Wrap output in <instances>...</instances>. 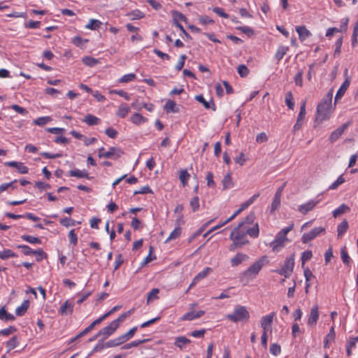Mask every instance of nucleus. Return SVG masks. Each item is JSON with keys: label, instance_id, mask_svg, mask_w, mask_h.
Masks as SVG:
<instances>
[{"label": "nucleus", "instance_id": "nucleus-34", "mask_svg": "<svg viewBox=\"0 0 358 358\" xmlns=\"http://www.w3.org/2000/svg\"><path fill=\"white\" fill-rule=\"evenodd\" d=\"M134 311V308H131L129 310L122 314L117 319L113 320V322L117 324V326L119 327L120 324L123 322L127 317L131 315Z\"/></svg>", "mask_w": 358, "mask_h": 358}, {"label": "nucleus", "instance_id": "nucleus-39", "mask_svg": "<svg viewBox=\"0 0 358 358\" xmlns=\"http://www.w3.org/2000/svg\"><path fill=\"white\" fill-rule=\"evenodd\" d=\"M18 345V341L16 336L12 337L7 343L6 347L8 348V352L13 350Z\"/></svg>", "mask_w": 358, "mask_h": 358}, {"label": "nucleus", "instance_id": "nucleus-7", "mask_svg": "<svg viewBox=\"0 0 358 358\" xmlns=\"http://www.w3.org/2000/svg\"><path fill=\"white\" fill-rule=\"evenodd\" d=\"M326 232V229L324 227H315L310 232L305 233L303 234L301 237V241L303 243H307L309 241L313 240L316 237L324 234Z\"/></svg>", "mask_w": 358, "mask_h": 358}, {"label": "nucleus", "instance_id": "nucleus-63", "mask_svg": "<svg viewBox=\"0 0 358 358\" xmlns=\"http://www.w3.org/2000/svg\"><path fill=\"white\" fill-rule=\"evenodd\" d=\"M17 248H21L22 252L25 255H31L34 254V250L30 247H29L28 245H20L17 246Z\"/></svg>", "mask_w": 358, "mask_h": 358}, {"label": "nucleus", "instance_id": "nucleus-11", "mask_svg": "<svg viewBox=\"0 0 358 358\" xmlns=\"http://www.w3.org/2000/svg\"><path fill=\"white\" fill-rule=\"evenodd\" d=\"M74 302L70 300H66L58 309V313L61 315H70L73 313Z\"/></svg>", "mask_w": 358, "mask_h": 358}, {"label": "nucleus", "instance_id": "nucleus-8", "mask_svg": "<svg viewBox=\"0 0 358 358\" xmlns=\"http://www.w3.org/2000/svg\"><path fill=\"white\" fill-rule=\"evenodd\" d=\"M333 90H331L321 100L317 106V112H326L331 106Z\"/></svg>", "mask_w": 358, "mask_h": 358}, {"label": "nucleus", "instance_id": "nucleus-36", "mask_svg": "<svg viewBox=\"0 0 358 358\" xmlns=\"http://www.w3.org/2000/svg\"><path fill=\"white\" fill-rule=\"evenodd\" d=\"M285 103L289 108V110H294V103L293 101V96L292 92H289L285 95Z\"/></svg>", "mask_w": 358, "mask_h": 358}, {"label": "nucleus", "instance_id": "nucleus-42", "mask_svg": "<svg viewBox=\"0 0 358 358\" xmlns=\"http://www.w3.org/2000/svg\"><path fill=\"white\" fill-rule=\"evenodd\" d=\"M17 255L9 249H6L0 252V258L2 259H7L10 257H15Z\"/></svg>", "mask_w": 358, "mask_h": 358}, {"label": "nucleus", "instance_id": "nucleus-37", "mask_svg": "<svg viewBox=\"0 0 358 358\" xmlns=\"http://www.w3.org/2000/svg\"><path fill=\"white\" fill-rule=\"evenodd\" d=\"M305 115H306V113H299V116H298L295 125L294 126V131L299 130L301 128V127L304 122V120H305Z\"/></svg>", "mask_w": 358, "mask_h": 358}, {"label": "nucleus", "instance_id": "nucleus-53", "mask_svg": "<svg viewBox=\"0 0 358 358\" xmlns=\"http://www.w3.org/2000/svg\"><path fill=\"white\" fill-rule=\"evenodd\" d=\"M59 222L61 223V224L66 227L74 226L76 224V221L70 217H64L63 219H61Z\"/></svg>", "mask_w": 358, "mask_h": 358}, {"label": "nucleus", "instance_id": "nucleus-3", "mask_svg": "<svg viewBox=\"0 0 358 358\" xmlns=\"http://www.w3.org/2000/svg\"><path fill=\"white\" fill-rule=\"evenodd\" d=\"M226 317L233 322H247L250 313L245 306H238L235 307L234 312L227 315Z\"/></svg>", "mask_w": 358, "mask_h": 358}, {"label": "nucleus", "instance_id": "nucleus-18", "mask_svg": "<svg viewBox=\"0 0 358 358\" xmlns=\"http://www.w3.org/2000/svg\"><path fill=\"white\" fill-rule=\"evenodd\" d=\"M103 321V320L100 317L95 320L89 327L85 328L83 331H81L79 334H78L76 337L71 339V342L75 341L77 338L87 334L89 333L96 324H99Z\"/></svg>", "mask_w": 358, "mask_h": 358}, {"label": "nucleus", "instance_id": "nucleus-56", "mask_svg": "<svg viewBox=\"0 0 358 358\" xmlns=\"http://www.w3.org/2000/svg\"><path fill=\"white\" fill-rule=\"evenodd\" d=\"M69 239L71 243L76 245L78 243V237L76 234L75 233V229H71L68 234Z\"/></svg>", "mask_w": 358, "mask_h": 358}, {"label": "nucleus", "instance_id": "nucleus-58", "mask_svg": "<svg viewBox=\"0 0 358 358\" xmlns=\"http://www.w3.org/2000/svg\"><path fill=\"white\" fill-rule=\"evenodd\" d=\"M136 74L134 73H129L123 76L120 79V83H129L134 80L136 78Z\"/></svg>", "mask_w": 358, "mask_h": 358}, {"label": "nucleus", "instance_id": "nucleus-5", "mask_svg": "<svg viewBox=\"0 0 358 358\" xmlns=\"http://www.w3.org/2000/svg\"><path fill=\"white\" fill-rule=\"evenodd\" d=\"M103 147L99 149L98 155L99 158H108L117 159L119 157H120L123 154L122 150L116 147L110 148L107 152H103Z\"/></svg>", "mask_w": 358, "mask_h": 358}, {"label": "nucleus", "instance_id": "nucleus-61", "mask_svg": "<svg viewBox=\"0 0 358 358\" xmlns=\"http://www.w3.org/2000/svg\"><path fill=\"white\" fill-rule=\"evenodd\" d=\"M207 185L209 187H215V182L213 180V174L211 172H208L206 174Z\"/></svg>", "mask_w": 358, "mask_h": 358}, {"label": "nucleus", "instance_id": "nucleus-24", "mask_svg": "<svg viewBox=\"0 0 358 358\" xmlns=\"http://www.w3.org/2000/svg\"><path fill=\"white\" fill-rule=\"evenodd\" d=\"M350 210V208L349 206L345 205V203L341 204L338 208L335 209L333 211V216L334 217H338L342 214L346 213Z\"/></svg>", "mask_w": 358, "mask_h": 358}, {"label": "nucleus", "instance_id": "nucleus-15", "mask_svg": "<svg viewBox=\"0 0 358 358\" xmlns=\"http://www.w3.org/2000/svg\"><path fill=\"white\" fill-rule=\"evenodd\" d=\"M350 83V79L346 78L342 85L340 87L335 96V103L344 95Z\"/></svg>", "mask_w": 358, "mask_h": 358}, {"label": "nucleus", "instance_id": "nucleus-4", "mask_svg": "<svg viewBox=\"0 0 358 358\" xmlns=\"http://www.w3.org/2000/svg\"><path fill=\"white\" fill-rule=\"evenodd\" d=\"M294 255L292 254L287 257L280 269L274 270L273 271L283 275L285 278H289L294 269Z\"/></svg>", "mask_w": 358, "mask_h": 358}, {"label": "nucleus", "instance_id": "nucleus-45", "mask_svg": "<svg viewBox=\"0 0 358 358\" xmlns=\"http://www.w3.org/2000/svg\"><path fill=\"white\" fill-rule=\"evenodd\" d=\"M131 20H138L144 17V14L138 10H133L127 14Z\"/></svg>", "mask_w": 358, "mask_h": 358}, {"label": "nucleus", "instance_id": "nucleus-10", "mask_svg": "<svg viewBox=\"0 0 358 358\" xmlns=\"http://www.w3.org/2000/svg\"><path fill=\"white\" fill-rule=\"evenodd\" d=\"M118 327L115 322H111L109 325L102 328L96 335V337L101 336L103 341L108 338L117 330Z\"/></svg>", "mask_w": 358, "mask_h": 358}, {"label": "nucleus", "instance_id": "nucleus-47", "mask_svg": "<svg viewBox=\"0 0 358 358\" xmlns=\"http://www.w3.org/2000/svg\"><path fill=\"white\" fill-rule=\"evenodd\" d=\"M181 234V228L180 227H177L174 229V230L170 234L168 237L166 241L174 240L178 238Z\"/></svg>", "mask_w": 358, "mask_h": 358}, {"label": "nucleus", "instance_id": "nucleus-46", "mask_svg": "<svg viewBox=\"0 0 358 358\" xmlns=\"http://www.w3.org/2000/svg\"><path fill=\"white\" fill-rule=\"evenodd\" d=\"M159 292V289L157 288L152 289L147 296V303H148L150 301L156 299L158 298V294Z\"/></svg>", "mask_w": 358, "mask_h": 358}, {"label": "nucleus", "instance_id": "nucleus-49", "mask_svg": "<svg viewBox=\"0 0 358 358\" xmlns=\"http://www.w3.org/2000/svg\"><path fill=\"white\" fill-rule=\"evenodd\" d=\"M248 157L246 155L241 152L240 155L234 158V161L236 164H238L240 166H243L244 164L247 162Z\"/></svg>", "mask_w": 358, "mask_h": 358}, {"label": "nucleus", "instance_id": "nucleus-33", "mask_svg": "<svg viewBox=\"0 0 358 358\" xmlns=\"http://www.w3.org/2000/svg\"><path fill=\"white\" fill-rule=\"evenodd\" d=\"M101 25V22L98 20L91 19L85 28L91 30L98 29Z\"/></svg>", "mask_w": 358, "mask_h": 358}, {"label": "nucleus", "instance_id": "nucleus-62", "mask_svg": "<svg viewBox=\"0 0 358 358\" xmlns=\"http://www.w3.org/2000/svg\"><path fill=\"white\" fill-rule=\"evenodd\" d=\"M329 118L327 113H317L315 122L316 124H320L323 120Z\"/></svg>", "mask_w": 358, "mask_h": 358}, {"label": "nucleus", "instance_id": "nucleus-14", "mask_svg": "<svg viewBox=\"0 0 358 358\" xmlns=\"http://www.w3.org/2000/svg\"><path fill=\"white\" fill-rule=\"evenodd\" d=\"M319 319L318 306L315 305L311 310L308 319V324L315 326Z\"/></svg>", "mask_w": 358, "mask_h": 358}, {"label": "nucleus", "instance_id": "nucleus-41", "mask_svg": "<svg viewBox=\"0 0 358 358\" xmlns=\"http://www.w3.org/2000/svg\"><path fill=\"white\" fill-rule=\"evenodd\" d=\"M51 121V118L49 116H44L38 117L34 120V123L38 126H43Z\"/></svg>", "mask_w": 358, "mask_h": 358}, {"label": "nucleus", "instance_id": "nucleus-31", "mask_svg": "<svg viewBox=\"0 0 358 358\" xmlns=\"http://www.w3.org/2000/svg\"><path fill=\"white\" fill-rule=\"evenodd\" d=\"M190 177V174L187 172V170L182 169L180 171L179 180L185 187L187 185V181Z\"/></svg>", "mask_w": 358, "mask_h": 358}, {"label": "nucleus", "instance_id": "nucleus-25", "mask_svg": "<svg viewBox=\"0 0 358 358\" xmlns=\"http://www.w3.org/2000/svg\"><path fill=\"white\" fill-rule=\"evenodd\" d=\"M288 50H289V47H287V46H284V45L279 46L275 52V58L278 60V62H280L283 58V57L286 55V53L287 52Z\"/></svg>", "mask_w": 358, "mask_h": 358}, {"label": "nucleus", "instance_id": "nucleus-27", "mask_svg": "<svg viewBox=\"0 0 358 358\" xmlns=\"http://www.w3.org/2000/svg\"><path fill=\"white\" fill-rule=\"evenodd\" d=\"M222 185L224 189H227L233 187V181L231 178V173H228L222 179Z\"/></svg>", "mask_w": 358, "mask_h": 358}, {"label": "nucleus", "instance_id": "nucleus-22", "mask_svg": "<svg viewBox=\"0 0 358 358\" xmlns=\"http://www.w3.org/2000/svg\"><path fill=\"white\" fill-rule=\"evenodd\" d=\"M195 99L200 103H201L206 109L207 110H215V104L213 103V101L212 100H210V101H207L205 100V99L203 98V96L202 95H197L196 96Z\"/></svg>", "mask_w": 358, "mask_h": 358}, {"label": "nucleus", "instance_id": "nucleus-26", "mask_svg": "<svg viewBox=\"0 0 358 358\" xmlns=\"http://www.w3.org/2000/svg\"><path fill=\"white\" fill-rule=\"evenodd\" d=\"M0 320L4 321H13L15 320V317L10 313L6 312L5 307L0 308Z\"/></svg>", "mask_w": 358, "mask_h": 358}, {"label": "nucleus", "instance_id": "nucleus-60", "mask_svg": "<svg viewBox=\"0 0 358 358\" xmlns=\"http://www.w3.org/2000/svg\"><path fill=\"white\" fill-rule=\"evenodd\" d=\"M303 71L300 70L298 71L296 75L294 76V82L296 85L301 87L303 85Z\"/></svg>", "mask_w": 358, "mask_h": 358}, {"label": "nucleus", "instance_id": "nucleus-52", "mask_svg": "<svg viewBox=\"0 0 358 358\" xmlns=\"http://www.w3.org/2000/svg\"><path fill=\"white\" fill-rule=\"evenodd\" d=\"M237 70L241 77H245L249 73L248 67L244 64L239 65Z\"/></svg>", "mask_w": 358, "mask_h": 358}, {"label": "nucleus", "instance_id": "nucleus-2", "mask_svg": "<svg viewBox=\"0 0 358 358\" xmlns=\"http://www.w3.org/2000/svg\"><path fill=\"white\" fill-rule=\"evenodd\" d=\"M247 235L238 229L234 228L230 234V238L233 241V243L229 246V250L232 251L237 247L241 248L248 243L249 241L247 238Z\"/></svg>", "mask_w": 358, "mask_h": 358}, {"label": "nucleus", "instance_id": "nucleus-30", "mask_svg": "<svg viewBox=\"0 0 358 358\" xmlns=\"http://www.w3.org/2000/svg\"><path fill=\"white\" fill-rule=\"evenodd\" d=\"M69 176L78 178H88V173L86 171H80L79 169L71 170L69 171Z\"/></svg>", "mask_w": 358, "mask_h": 358}, {"label": "nucleus", "instance_id": "nucleus-17", "mask_svg": "<svg viewBox=\"0 0 358 358\" xmlns=\"http://www.w3.org/2000/svg\"><path fill=\"white\" fill-rule=\"evenodd\" d=\"M317 203V201H314L313 200L309 201L308 202H307L304 204L300 205L298 207V210L300 213H301L302 214L305 215L308 212L312 210Z\"/></svg>", "mask_w": 358, "mask_h": 358}, {"label": "nucleus", "instance_id": "nucleus-40", "mask_svg": "<svg viewBox=\"0 0 358 358\" xmlns=\"http://www.w3.org/2000/svg\"><path fill=\"white\" fill-rule=\"evenodd\" d=\"M83 62L88 66H94L98 64L99 61L92 57H85L83 58Z\"/></svg>", "mask_w": 358, "mask_h": 358}, {"label": "nucleus", "instance_id": "nucleus-43", "mask_svg": "<svg viewBox=\"0 0 358 358\" xmlns=\"http://www.w3.org/2000/svg\"><path fill=\"white\" fill-rule=\"evenodd\" d=\"M212 271V268L210 267H206L202 271L199 272L196 276V280L200 281L201 280L205 278L210 272Z\"/></svg>", "mask_w": 358, "mask_h": 358}, {"label": "nucleus", "instance_id": "nucleus-20", "mask_svg": "<svg viewBox=\"0 0 358 358\" xmlns=\"http://www.w3.org/2000/svg\"><path fill=\"white\" fill-rule=\"evenodd\" d=\"M248 259L249 257L246 254L238 253L231 259V264L232 266H237Z\"/></svg>", "mask_w": 358, "mask_h": 358}, {"label": "nucleus", "instance_id": "nucleus-64", "mask_svg": "<svg viewBox=\"0 0 358 358\" xmlns=\"http://www.w3.org/2000/svg\"><path fill=\"white\" fill-rule=\"evenodd\" d=\"M313 257V253L310 250H306L302 253L301 261L302 264H303L306 262L310 260Z\"/></svg>", "mask_w": 358, "mask_h": 358}, {"label": "nucleus", "instance_id": "nucleus-38", "mask_svg": "<svg viewBox=\"0 0 358 358\" xmlns=\"http://www.w3.org/2000/svg\"><path fill=\"white\" fill-rule=\"evenodd\" d=\"M146 341H147L146 339L139 340V341H132V342H131L129 343L124 345L121 348L122 350H128V349H130V348H134V347H137L140 344L144 343Z\"/></svg>", "mask_w": 358, "mask_h": 358}, {"label": "nucleus", "instance_id": "nucleus-13", "mask_svg": "<svg viewBox=\"0 0 358 358\" xmlns=\"http://www.w3.org/2000/svg\"><path fill=\"white\" fill-rule=\"evenodd\" d=\"M275 316V313L264 316L261 319V327L263 329V332H267L268 328L271 326V324Z\"/></svg>", "mask_w": 358, "mask_h": 358}, {"label": "nucleus", "instance_id": "nucleus-12", "mask_svg": "<svg viewBox=\"0 0 358 358\" xmlns=\"http://www.w3.org/2000/svg\"><path fill=\"white\" fill-rule=\"evenodd\" d=\"M349 124H350V122L344 123L340 127H338L337 129L334 131L329 136L330 142L334 143L335 141H336L341 137V136L343 134L344 131L348 128Z\"/></svg>", "mask_w": 358, "mask_h": 358}, {"label": "nucleus", "instance_id": "nucleus-44", "mask_svg": "<svg viewBox=\"0 0 358 358\" xmlns=\"http://www.w3.org/2000/svg\"><path fill=\"white\" fill-rule=\"evenodd\" d=\"M341 257L343 261V262L346 264L349 265L350 257L348 255L345 247H343L341 250Z\"/></svg>", "mask_w": 358, "mask_h": 358}, {"label": "nucleus", "instance_id": "nucleus-9", "mask_svg": "<svg viewBox=\"0 0 358 358\" xmlns=\"http://www.w3.org/2000/svg\"><path fill=\"white\" fill-rule=\"evenodd\" d=\"M288 241L287 237H284L278 233L275 239L270 243V246L273 252H278L285 247V243Z\"/></svg>", "mask_w": 358, "mask_h": 358}, {"label": "nucleus", "instance_id": "nucleus-55", "mask_svg": "<svg viewBox=\"0 0 358 358\" xmlns=\"http://www.w3.org/2000/svg\"><path fill=\"white\" fill-rule=\"evenodd\" d=\"M280 352H281V348H280V346L276 343H273L270 346V352L275 355V356H277L278 355L280 354Z\"/></svg>", "mask_w": 358, "mask_h": 358}, {"label": "nucleus", "instance_id": "nucleus-35", "mask_svg": "<svg viewBox=\"0 0 358 358\" xmlns=\"http://www.w3.org/2000/svg\"><path fill=\"white\" fill-rule=\"evenodd\" d=\"M22 239L31 244H41V240L37 237L31 236L29 235H23L21 236Z\"/></svg>", "mask_w": 358, "mask_h": 358}, {"label": "nucleus", "instance_id": "nucleus-57", "mask_svg": "<svg viewBox=\"0 0 358 358\" xmlns=\"http://www.w3.org/2000/svg\"><path fill=\"white\" fill-rule=\"evenodd\" d=\"M190 206L194 212L199 208V200L198 196H194L191 199Z\"/></svg>", "mask_w": 358, "mask_h": 358}, {"label": "nucleus", "instance_id": "nucleus-6", "mask_svg": "<svg viewBox=\"0 0 358 358\" xmlns=\"http://www.w3.org/2000/svg\"><path fill=\"white\" fill-rule=\"evenodd\" d=\"M236 228L248 234L252 238L258 237L259 234V225L257 223H255L253 226H250L248 224H244V223L241 222Z\"/></svg>", "mask_w": 358, "mask_h": 358}, {"label": "nucleus", "instance_id": "nucleus-19", "mask_svg": "<svg viewBox=\"0 0 358 358\" xmlns=\"http://www.w3.org/2000/svg\"><path fill=\"white\" fill-rule=\"evenodd\" d=\"M296 31L299 34V38L301 41H305L306 38L311 36V33L306 29L305 26L296 27Z\"/></svg>", "mask_w": 358, "mask_h": 358}, {"label": "nucleus", "instance_id": "nucleus-32", "mask_svg": "<svg viewBox=\"0 0 358 358\" xmlns=\"http://www.w3.org/2000/svg\"><path fill=\"white\" fill-rule=\"evenodd\" d=\"M131 122L135 124L144 123L147 119L141 115V113H134L131 117Z\"/></svg>", "mask_w": 358, "mask_h": 358}, {"label": "nucleus", "instance_id": "nucleus-1", "mask_svg": "<svg viewBox=\"0 0 358 358\" xmlns=\"http://www.w3.org/2000/svg\"><path fill=\"white\" fill-rule=\"evenodd\" d=\"M268 262L266 256L261 257L255 261L247 270L240 273V280L243 285H247L250 281L255 279L259 274L264 266Z\"/></svg>", "mask_w": 358, "mask_h": 358}, {"label": "nucleus", "instance_id": "nucleus-59", "mask_svg": "<svg viewBox=\"0 0 358 358\" xmlns=\"http://www.w3.org/2000/svg\"><path fill=\"white\" fill-rule=\"evenodd\" d=\"M255 219V214L251 213L245 218V220L242 222H243L244 224H248L250 226H251V225L253 226L255 224H254Z\"/></svg>", "mask_w": 358, "mask_h": 358}, {"label": "nucleus", "instance_id": "nucleus-16", "mask_svg": "<svg viewBox=\"0 0 358 358\" xmlns=\"http://www.w3.org/2000/svg\"><path fill=\"white\" fill-rule=\"evenodd\" d=\"M6 165L16 168L18 172L22 174L27 173L29 171V169L26 166H24V164L22 162H8L6 163Z\"/></svg>", "mask_w": 358, "mask_h": 358}, {"label": "nucleus", "instance_id": "nucleus-50", "mask_svg": "<svg viewBox=\"0 0 358 358\" xmlns=\"http://www.w3.org/2000/svg\"><path fill=\"white\" fill-rule=\"evenodd\" d=\"M345 181L343 176H340L337 180L334 182L329 187V189H336L340 185L344 183Z\"/></svg>", "mask_w": 358, "mask_h": 358}, {"label": "nucleus", "instance_id": "nucleus-28", "mask_svg": "<svg viewBox=\"0 0 358 358\" xmlns=\"http://www.w3.org/2000/svg\"><path fill=\"white\" fill-rule=\"evenodd\" d=\"M348 223L346 220H343L337 227L338 237H341L348 230Z\"/></svg>", "mask_w": 358, "mask_h": 358}, {"label": "nucleus", "instance_id": "nucleus-29", "mask_svg": "<svg viewBox=\"0 0 358 358\" xmlns=\"http://www.w3.org/2000/svg\"><path fill=\"white\" fill-rule=\"evenodd\" d=\"M335 339V331L334 326H332L329 330V334L327 335L324 341V348H329V343L330 341H334Z\"/></svg>", "mask_w": 358, "mask_h": 358}, {"label": "nucleus", "instance_id": "nucleus-23", "mask_svg": "<svg viewBox=\"0 0 358 358\" xmlns=\"http://www.w3.org/2000/svg\"><path fill=\"white\" fill-rule=\"evenodd\" d=\"M29 306V301L24 300L22 303L17 307L15 309V313L17 316H22L27 312L28 308Z\"/></svg>", "mask_w": 358, "mask_h": 358}, {"label": "nucleus", "instance_id": "nucleus-54", "mask_svg": "<svg viewBox=\"0 0 358 358\" xmlns=\"http://www.w3.org/2000/svg\"><path fill=\"white\" fill-rule=\"evenodd\" d=\"M16 330L17 329L15 327L10 326L9 327H8L6 329H1L0 331V335L3 336H9V335L12 334L13 333L15 332Z\"/></svg>", "mask_w": 358, "mask_h": 358}, {"label": "nucleus", "instance_id": "nucleus-21", "mask_svg": "<svg viewBox=\"0 0 358 358\" xmlns=\"http://www.w3.org/2000/svg\"><path fill=\"white\" fill-rule=\"evenodd\" d=\"M189 343H191V341L185 336H178L175 338L174 345L180 349H182Z\"/></svg>", "mask_w": 358, "mask_h": 358}, {"label": "nucleus", "instance_id": "nucleus-51", "mask_svg": "<svg viewBox=\"0 0 358 358\" xmlns=\"http://www.w3.org/2000/svg\"><path fill=\"white\" fill-rule=\"evenodd\" d=\"M194 319H196V312L195 311H189V312H187V313H185L181 318L180 320L182 321H185V320H188V321H191V320H193Z\"/></svg>", "mask_w": 358, "mask_h": 358}, {"label": "nucleus", "instance_id": "nucleus-48", "mask_svg": "<svg viewBox=\"0 0 358 358\" xmlns=\"http://www.w3.org/2000/svg\"><path fill=\"white\" fill-rule=\"evenodd\" d=\"M99 120L96 117L93 115H87L83 119V121L89 125L97 124Z\"/></svg>", "mask_w": 358, "mask_h": 358}]
</instances>
